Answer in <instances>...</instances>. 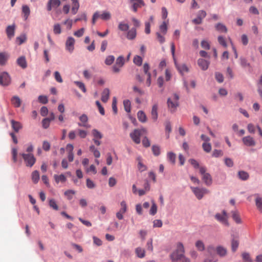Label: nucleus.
Here are the masks:
<instances>
[{"instance_id": "obj_1", "label": "nucleus", "mask_w": 262, "mask_h": 262, "mask_svg": "<svg viewBox=\"0 0 262 262\" xmlns=\"http://www.w3.org/2000/svg\"><path fill=\"white\" fill-rule=\"evenodd\" d=\"M185 249L183 244L181 243H178L176 250L170 255V258L172 261H176L181 258L184 255Z\"/></svg>"}, {"instance_id": "obj_2", "label": "nucleus", "mask_w": 262, "mask_h": 262, "mask_svg": "<svg viewBox=\"0 0 262 262\" xmlns=\"http://www.w3.org/2000/svg\"><path fill=\"white\" fill-rule=\"evenodd\" d=\"M179 99V96L174 94L171 97L167 100V105L168 108L170 110L171 112L172 113L178 106V100Z\"/></svg>"}, {"instance_id": "obj_3", "label": "nucleus", "mask_w": 262, "mask_h": 262, "mask_svg": "<svg viewBox=\"0 0 262 262\" xmlns=\"http://www.w3.org/2000/svg\"><path fill=\"white\" fill-rule=\"evenodd\" d=\"M200 172L202 175V180L207 186H210L212 183V179L211 175L206 172V168L205 167H200Z\"/></svg>"}, {"instance_id": "obj_4", "label": "nucleus", "mask_w": 262, "mask_h": 262, "mask_svg": "<svg viewBox=\"0 0 262 262\" xmlns=\"http://www.w3.org/2000/svg\"><path fill=\"white\" fill-rule=\"evenodd\" d=\"M20 155L23 157L27 166L31 167L35 164L36 159L32 154L22 153Z\"/></svg>"}, {"instance_id": "obj_5", "label": "nucleus", "mask_w": 262, "mask_h": 262, "mask_svg": "<svg viewBox=\"0 0 262 262\" xmlns=\"http://www.w3.org/2000/svg\"><path fill=\"white\" fill-rule=\"evenodd\" d=\"M190 188L196 198L199 200H201L205 194H207L209 192V191L205 188L191 187Z\"/></svg>"}, {"instance_id": "obj_6", "label": "nucleus", "mask_w": 262, "mask_h": 262, "mask_svg": "<svg viewBox=\"0 0 262 262\" xmlns=\"http://www.w3.org/2000/svg\"><path fill=\"white\" fill-rule=\"evenodd\" d=\"M215 218L222 224L228 226V215L225 210H223L221 213H217L215 215Z\"/></svg>"}, {"instance_id": "obj_7", "label": "nucleus", "mask_w": 262, "mask_h": 262, "mask_svg": "<svg viewBox=\"0 0 262 262\" xmlns=\"http://www.w3.org/2000/svg\"><path fill=\"white\" fill-rule=\"evenodd\" d=\"M132 6V8L134 12H136L138 8L145 5L143 0H128Z\"/></svg>"}, {"instance_id": "obj_8", "label": "nucleus", "mask_w": 262, "mask_h": 262, "mask_svg": "<svg viewBox=\"0 0 262 262\" xmlns=\"http://www.w3.org/2000/svg\"><path fill=\"white\" fill-rule=\"evenodd\" d=\"M11 79L7 72H3L0 74V84L8 85L10 83Z\"/></svg>"}, {"instance_id": "obj_9", "label": "nucleus", "mask_w": 262, "mask_h": 262, "mask_svg": "<svg viewBox=\"0 0 262 262\" xmlns=\"http://www.w3.org/2000/svg\"><path fill=\"white\" fill-rule=\"evenodd\" d=\"M75 39L72 37H69L66 42V48L69 52L72 53L74 49Z\"/></svg>"}, {"instance_id": "obj_10", "label": "nucleus", "mask_w": 262, "mask_h": 262, "mask_svg": "<svg viewBox=\"0 0 262 262\" xmlns=\"http://www.w3.org/2000/svg\"><path fill=\"white\" fill-rule=\"evenodd\" d=\"M141 135V130L139 129H135L133 132L130 134V138L136 144H139L140 143Z\"/></svg>"}, {"instance_id": "obj_11", "label": "nucleus", "mask_w": 262, "mask_h": 262, "mask_svg": "<svg viewBox=\"0 0 262 262\" xmlns=\"http://www.w3.org/2000/svg\"><path fill=\"white\" fill-rule=\"evenodd\" d=\"M92 134L94 137L93 141L97 146H99L101 144V141L99 140L102 138V135L97 129H93L92 132Z\"/></svg>"}, {"instance_id": "obj_12", "label": "nucleus", "mask_w": 262, "mask_h": 262, "mask_svg": "<svg viewBox=\"0 0 262 262\" xmlns=\"http://www.w3.org/2000/svg\"><path fill=\"white\" fill-rule=\"evenodd\" d=\"M61 4L60 0H50L47 4V10L50 11L52 8H56Z\"/></svg>"}, {"instance_id": "obj_13", "label": "nucleus", "mask_w": 262, "mask_h": 262, "mask_svg": "<svg viewBox=\"0 0 262 262\" xmlns=\"http://www.w3.org/2000/svg\"><path fill=\"white\" fill-rule=\"evenodd\" d=\"M216 254L220 257H225L227 254V249L222 246H219L215 249Z\"/></svg>"}, {"instance_id": "obj_14", "label": "nucleus", "mask_w": 262, "mask_h": 262, "mask_svg": "<svg viewBox=\"0 0 262 262\" xmlns=\"http://www.w3.org/2000/svg\"><path fill=\"white\" fill-rule=\"evenodd\" d=\"M244 144L248 146H253L255 145V142L253 138L250 136L245 137L243 138Z\"/></svg>"}, {"instance_id": "obj_15", "label": "nucleus", "mask_w": 262, "mask_h": 262, "mask_svg": "<svg viewBox=\"0 0 262 262\" xmlns=\"http://www.w3.org/2000/svg\"><path fill=\"white\" fill-rule=\"evenodd\" d=\"M198 64L202 70H206L209 66V62L202 58H200L198 60Z\"/></svg>"}, {"instance_id": "obj_16", "label": "nucleus", "mask_w": 262, "mask_h": 262, "mask_svg": "<svg viewBox=\"0 0 262 262\" xmlns=\"http://www.w3.org/2000/svg\"><path fill=\"white\" fill-rule=\"evenodd\" d=\"M15 26L12 25L8 26L6 28V33L9 39H11L14 36Z\"/></svg>"}, {"instance_id": "obj_17", "label": "nucleus", "mask_w": 262, "mask_h": 262, "mask_svg": "<svg viewBox=\"0 0 262 262\" xmlns=\"http://www.w3.org/2000/svg\"><path fill=\"white\" fill-rule=\"evenodd\" d=\"M9 55L6 52H0V65L4 66L6 64L9 59Z\"/></svg>"}, {"instance_id": "obj_18", "label": "nucleus", "mask_w": 262, "mask_h": 262, "mask_svg": "<svg viewBox=\"0 0 262 262\" xmlns=\"http://www.w3.org/2000/svg\"><path fill=\"white\" fill-rule=\"evenodd\" d=\"M54 179L57 184H58L59 182L64 183L67 181V178L63 174L59 175L54 174Z\"/></svg>"}, {"instance_id": "obj_19", "label": "nucleus", "mask_w": 262, "mask_h": 262, "mask_svg": "<svg viewBox=\"0 0 262 262\" xmlns=\"http://www.w3.org/2000/svg\"><path fill=\"white\" fill-rule=\"evenodd\" d=\"M110 90L107 88H105L103 90L101 94V100L103 102H106L110 97Z\"/></svg>"}, {"instance_id": "obj_20", "label": "nucleus", "mask_w": 262, "mask_h": 262, "mask_svg": "<svg viewBox=\"0 0 262 262\" xmlns=\"http://www.w3.org/2000/svg\"><path fill=\"white\" fill-rule=\"evenodd\" d=\"M55 119L54 116H51L49 118H46L42 120V127L46 129L49 127L51 121Z\"/></svg>"}, {"instance_id": "obj_21", "label": "nucleus", "mask_w": 262, "mask_h": 262, "mask_svg": "<svg viewBox=\"0 0 262 262\" xmlns=\"http://www.w3.org/2000/svg\"><path fill=\"white\" fill-rule=\"evenodd\" d=\"M136 28H132L127 32L126 37L128 39L133 40L136 38Z\"/></svg>"}, {"instance_id": "obj_22", "label": "nucleus", "mask_w": 262, "mask_h": 262, "mask_svg": "<svg viewBox=\"0 0 262 262\" xmlns=\"http://www.w3.org/2000/svg\"><path fill=\"white\" fill-rule=\"evenodd\" d=\"M79 119L80 121V122H79L78 124L79 126H82L86 128H89L90 127V126L87 123V116H80Z\"/></svg>"}, {"instance_id": "obj_23", "label": "nucleus", "mask_w": 262, "mask_h": 262, "mask_svg": "<svg viewBox=\"0 0 262 262\" xmlns=\"http://www.w3.org/2000/svg\"><path fill=\"white\" fill-rule=\"evenodd\" d=\"M11 103L12 105L16 107H18L20 106L21 104V99L16 96H13L11 100Z\"/></svg>"}, {"instance_id": "obj_24", "label": "nucleus", "mask_w": 262, "mask_h": 262, "mask_svg": "<svg viewBox=\"0 0 262 262\" xmlns=\"http://www.w3.org/2000/svg\"><path fill=\"white\" fill-rule=\"evenodd\" d=\"M17 63L23 69H25L27 66L26 58L25 56H21L19 57L17 60Z\"/></svg>"}, {"instance_id": "obj_25", "label": "nucleus", "mask_w": 262, "mask_h": 262, "mask_svg": "<svg viewBox=\"0 0 262 262\" xmlns=\"http://www.w3.org/2000/svg\"><path fill=\"white\" fill-rule=\"evenodd\" d=\"M167 158L168 161L172 164L174 165L176 163V155L173 152H168L167 154Z\"/></svg>"}, {"instance_id": "obj_26", "label": "nucleus", "mask_w": 262, "mask_h": 262, "mask_svg": "<svg viewBox=\"0 0 262 262\" xmlns=\"http://www.w3.org/2000/svg\"><path fill=\"white\" fill-rule=\"evenodd\" d=\"M11 123L12 127L15 132H18L22 127L21 124L19 122L12 120L11 121Z\"/></svg>"}, {"instance_id": "obj_27", "label": "nucleus", "mask_w": 262, "mask_h": 262, "mask_svg": "<svg viewBox=\"0 0 262 262\" xmlns=\"http://www.w3.org/2000/svg\"><path fill=\"white\" fill-rule=\"evenodd\" d=\"M22 12L24 14V17L25 20L27 19L30 13V10L29 7L27 5L23 6Z\"/></svg>"}, {"instance_id": "obj_28", "label": "nucleus", "mask_w": 262, "mask_h": 262, "mask_svg": "<svg viewBox=\"0 0 262 262\" xmlns=\"http://www.w3.org/2000/svg\"><path fill=\"white\" fill-rule=\"evenodd\" d=\"M215 28H216V30H217L218 31H219L220 32L226 33L227 32V29L226 27L224 25H223L221 23L217 24L215 25Z\"/></svg>"}, {"instance_id": "obj_29", "label": "nucleus", "mask_w": 262, "mask_h": 262, "mask_svg": "<svg viewBox=\"0 0 262 262\" xmlns=\"http://www.w3.org/2000/svg\"><path fill=\"white\" fill-rule=\"evenodd\" d=\"M32 180L33 182L36 184L38 183L39 180V172L37 170H34L32 173Z\"/></svg>"}, {"instance_id": "obj_30", "label": "nucleus", "mask_w": 262, "mask_h": 262, "mask_svg": "<svg viewBox=\"0 0 262 262\" xmlns=\"http://www.w3.org/2000/svg\"><path fill=\"white\" fill-rule=\"evenodd\" d=\"M195 246L200 251H203L205 250V245L202 241H197L195 243Z\"/></svg>"}, {"instance_id": "obj_31", "label": "nucleus", "mask_w": 262, "mask_h": 262, "mask_svg": "<svg viewBox=\"0 0 262 262\" xmlns=\"http://www.w3.org/2000/svg\"><path fill=\"white\" fill-rule=\"evenodd\" d=\"M136 254L139 258H143L145 256V250L141 247H138L135 250Z\"/></svg>"}, {"instance_id": "obj_32", "label": "nucleus", "mask_w": 262, "mask_h": 262, "mask_svg": "<svg viewBox=\"0 0 262 262\" xmlns=\"http://www.w3.org/2000/svg\"><path fill=\"white\" fill-rule=\"evenodd\" d=\"M238 176L240 179L244 181L247 180L249 177V174L244 171H239Z\"/></svg>"}, {"instance_id": "obj_33", "label": "nucleus", "mask_w": 262, "mask_h": 262, "mask_svg": "<svg viewBox=\"0 0 262 262\" xmlns=\"http://www.w3.org/2000/svg\"><path fill=\"white\" fill-rule=\"evenodd\" d=\"M99 17L104 20H109L111 18V14L109 12L105 11L101 15H99Z\"/></svg>"}, {"instance_id": "obj_34", "label": "nucleus", "mask_w": 262, "mask_h": 262, "mask_svg": "<svg viewBox=\"0 0 262 262\" xmlns=\"http://www.w3.org/2000/svg\"><path fill=\"white\" fill-rule=\"evenodd\" d=\"M123 105L125 111L127 113H129L130 111V101L128 99L124 100L123 101Z\"/></svg>"}, {"instance_id": "obj_35", "label": "nucleus", "mask_w": 262, "mask_h": 262, "mask_svg": "<svg viewBox=\"0 0 262 262\" xmlns=\"http://www.w3.org/2000/svg\"><path fill=\"white\" fill-rule=\"evenodd\" d=\"M143 59L141 57L138 55H136L133 59L134 63L137 66H140L142 63Z\"/></svg>"}, {"instance_id": "obj_36", "label": "nucleus", "mask_w": 262, "mask_h": 262, "mask_svg": "<svg viewBox=\"0 0 262 262\" xmlns=\"http://www.w3.org/2000/svg\"><path fill=\"white\" fill-rule=\"evenodd\" d=\"M118 29L122 31H126L128 30L129 26L127 24L121 22L118 25Z\"/></svg>"}, {"instance_id": "obj_37", "label": "nucleus", "mask_w": 262, "mask_h": 262, "mask_svg": "<svg viewBox=\"0 0 262 262\" xmlns=\"http://www.w3.org/2000/svg\"><path fill=\"white\" fill-rule=\"evenodd\" d=\"M160 30L164 35L166 34L167 31V24L165 21H163L160 26Z\"/></svg>"}, {"instance_id": "obj_38", "label": "nucleus", "mask_w": 262, "mask_h": 262, "mask_svg": "<svg viewBox=\"0 0 262 262\" xmlns=\"http://www.w3.org/2000/svg\"><path fill=\"white\" fill-rule=\"evenodd\" d=\"M232 218L234 220V221L237 224L241 223V218L239 217V215L238 212L237 211H233L232 212Z\"/></svg>"}, {"instance_id": "obj_39", "label": "nucleus", "mask_w": 262, "mask_h": 262, "mask_svg": "<svg viewBox=\"0 0 262 262\" xmlns=\"http://www.w3.org/2000/svg\"><path fill=\"white\" fill-rule=\"evenodd\" d=\"M255 203L257 209L262 212V200L259 197H257L255 199Z\"/></svg>"}, {"instance_id": "obj_40", "label": "nucleus", "mask_w": 262, "mask_h": 262, "mask_svg": "<svg viewBox=\"0 0 262 262\" xmlns=\"http://www.w3.org/2000/svg\"><path fill=\"white\" fill-rule=\"evenodd\" d=\"M124 64V58L122 56H119L116 61V64L119 67H122Z\"/></svg>"}, {"instance_id": "obj_41", "label": "nucleus", "mask_w": 262, "mask_h": 262, "mask_svg": "<svg viewBox=\"0 0 262 262\" xmlns=\"http://www.w3.org/2000/svg\"><path fill=\"white\" fill-rule=\"evenodd\" d=\"M203 150L206 152H209L211 150V144L209 142H204L202 144Z\"/></svg>"}, {"instance_id": "obj_42", "label": "nucleus", "mask_w": 262, "mask_h": 262, "mask_svg": "<svg viewBox=\"0 0 262 262\" xmlns=\"http://www.w3.org/2000/svg\"><path fill=\"white\" fill-rule=\"evenodd\" d=\"M74 83L83 92L85 93L86 91V88L85 87L84 84L78 81H74Z\"/></svg>"}, {"instance_id": "obj_43", "label": "nucleus", "mask_w": 262, "mask_h": 262, "mask_svg": "<svg viewBox=\"0 0 262 262\" xmlns=\"http://www.w3.org/2000/svg\"><path fill=\"white\" fill-rule=\"evenodd\" d=\"M26 39H27V37H26V35L21 34L19 36L16 37V41L17 42H18V43L19 45H21L23 43H24V42H25Z\"/></svg>"}, {"instance_id": "obj_44", "label": "nucleus", "mask_w": 262, "mask_h": 262, "mask_svg": "<svg viewBox=\"0 0 262 262\" xmlns=\"http://www.w3.org/2000/svg\"><path fill=\"white\" fill-rule=\"evenodd\" d=\"M79 8V3H72V7L71 12L73 14H76Z\"/></svg>"}, {"instance_id": "obj_45", "label": "nucleus", "mask_w": 262, "mask_h": 262, "mask_svg": "<svg viewBox=\"0 0 262 262\" xmlns=\"http://www.w3.org/2000/svg\"><path fill=\"white\" fill-rule=\"evenodd\" d=\"M115 60V57L113 55H109L106 57L105 60V63L106 65H111Z\"/></svg>"}, {"instance_id": "obj_46", "label": "nucleus", "mask_w": 262, "mask_h": 262, "mask_svg": "<svg viewBox=\"0 0 262 262\" xmlns=\"http://www.w3.org/2000/svg\"><path fill=\"white\" fill-rule=\"evenodd\" d=\"M53 32L55 34H60L61 33V27L59 24H56L54 25Z\"/></svg>"}, {"instance_id": "obj_47", "label": "nucleus", "mask_w": 262, "mask_h": 262, "mask_svg": "<svg viewBox=\"0 0 262 262\" xmlns=\"http://www.w3.org/2000/svg\"><path fill=\"white\" fill-rule=\"evenodd\" d=\"M157 211V206L154 201H152V205L149 211V213L151 215H155Z\"/></svg>"}, {"instance_id": "obj_48", "label": "nucleus", "mask_w": 262, "mask_h": 262, "mask_svg": "<svg viewBox=\"0 0 262 262\" xmlns=\"http://www.w3.org/2000/svg\"><path fill=\"white\" fill-rule=\"evenodd\" d=\"M238 242L237 240L233 239L231 242L232 251L234 252L236 251L238 247Z\"/></svg>"}, {"instance_id": "obj_49", "label": "nucleus", "mask_w": 262, "mask_h": 262, "mask_svg": "<svg viewBox=\"0 0 262 262\" xmlns=\"http://www.w3.org/2000/svg\"><path fill=\"white\" fill-rule=\"evenodd\" d=\"M242 258L244 261L245 262H252V259L250 258V255L249 253L244 252L242 253Z\"/></svg>"}, {"instance_id": "obj_50", "label": "nucleus", "mask_w": 262, "mask_h": 262, "mask_svg": "<svg viewBox=\"0 0 262 262\" xmlns=\"http://www.w3.org/2000/svg\"><path fill=\"white\" fill-rule=\"evenodd\" d=\"M152 151L154 155L156 156H158L160 154V148L159 146L157 145H153L152 147Z\"/></svg>"}, {"instance_id": "obj_51", "label": "nucleus", "mask_w": 262, "mask_h": 262, "mask_svg": "<svg viewBox=\"0 0 262 262\" xmlns=\"http://www.w3.org/2000/svg\"><path fill=\"white\" fill-rule=\"evenodd\" d=\"M75 193V191L73 190H68L64 192V195L67 196L69 200H71L73 195Z\"/></svg>"}, {"instance_id": "obj_52", "label": "nucleus", "mask_w": 262, "mask_h": 262, "mask_svg": "<svg viewBox=\"0 0 262 262\" xmlns=\"http://www.w3.org/2000/svg\"><path fill=\"white\" fill-rule=\"evenodd\" d=\"M49 205L55 210H57L58 209V206L54 199H51L49 201Z\"/></svg>"}, {"instance_id": "obj_53", "label": "nucleus", "mask_w": 262, "mask_h": 262, "mask_svg": "<svg viewBox=\"0 0 262 262\" xmlns=\"http://www.w3.org/2000/svg\"><path fill=\"white\" fill-rule=\"evenodd\" d=\"M112 109L114 112V113H117V99L115 97H113V98Z\"/></svg>"}, {"instance_id": "obj_54", "label": "nucleus", "mask_w": 262, "mask_h": 262, "mask_svg": "<svg viewBox=\"0 0 262 262\" xmlns=\"http://www.w3.org/2000/svg\"><path fill=\"white\" fill-rule=\"evenodd\" d=\"M84 30H85L83 28H81L80 29L77 30V31H75L74 33V35L77 37H80L83 35Z\"/></svg>"}, {"instance_id": "obj_55", "label": "nucleus", "mask_w": 262, "mask_h": 262, "mask_svg": "<svg viewBox=\"0 0 262 262\" xmlns=\"http://www.w3.org/2000/svg\"><path fill=\"white\" fill-rule=\"evenodd\" d=\"M223 155L221 150L214 149L212 152V156L215 158L222 156Z\"/></svg>"}, {"instance_id": "obj_56", "label": "nucleus", "mask_w": 262, "mask_h": 262, "mask_svg": "<svg viewBox=\"0 0 262 262\" xmlns=\"http://www.w3.org/2000/svg\"><path fill=\"white\" fill-rule=\"evenodd\" d=\"M54 77H55V80L58 82H59V83H62L63 82V80L61 78V76L59 73V72L58 71H56L54 73Z\"/></svg>"}, {"instance_id": "obj_57", "label": "nucleus", "mask_w": 262, "mask_h": 262, "mask_svg": "<svg viewBox=\"0 0 262 262\" xmlns=\"http://www.w3.org/2000/svg\"><path fill=\"white\" fill-rule=\"evenodd\" d=\"M121 205V209H120L119 211L124 213L127 210V206L126 202L124 201H122L120 203Z\"/></svg>"}, {"instance_id": "obj_58", "label": "nucleus", "mask_w": 262, "mask_h": 262, "mask_svg": "<svg viewBox=\"0 0 262 262\" xmlns=\"http://www.w3.org/2000/svg\"><path fill=\"white\" fill-rule=\"evenodd\" d=\"M51 145L47 141H44L42 143V149L45 151H49L50 149Z\"/></svg>"}, {"instance_id": "obj_59", "label": "nucleus", "mask_w": 262, "mask_h": 262, "mask_svg": "<svg viewBox=\"0 0 262 262\" xmlns=\"http://www.w3.org/2000/svg\"><path fill=\"white\" fill-rule=\"evenodd\" d=\"M38 101L42 104H46L48 102V99L47 96L40 95L38 97Z\"/></svg>"}, {"instance_id": "obj_60", "label": "nucleus", "mask_w": 262, "mask_h": 262, "mask_svg": "<svg viewBox=\"0 0 262 262\" xmlns=\"http://www.w3.org/2000/svg\"><path fill=\"white\" fill-rule=\"evenodd\" d=\"M86 186L90 189H93L95 187V184L93 181L90 179H86Z\"/></svg>"}, {"instance_id": "obj_61", "label": "nucleus", "mask_w": 262, "mask_h": 262, "mask_svg": "<svg viewBox=\"0 0 262 262\" xmlns=\"http://www.w3.org/2000/svg\"><path fill=\"white\" fill-rule=\"evenodd\" d=\"M218 41L220 45L223 46L224 47H227V43L225 40V39L222 36H219L218 37Z\"/></svg>"}, {"instance_id": "obj_62", "label": "nucleus", "mask_w": 262, "mask_h": 262, "mask_svg": "<svg viewBox=\"0 0 262 262\" xmlns=\"http://www.w3.org/2000/svg\"><path fill=\"white\" fill-rule=\"evenodd\" d=\"M146 248L147 249L151 252L153 251V246H152V238L149 239L146 244Z\"/></svg>"}, {"instance_id": "obj_63", "label": "nucleus", "mask_w": 262, "mask_h": 262, "mask_svg": "<svg viewBox=\"0 0 262 262\" xmlns=\"http://www.w3.org/2000/svg\"><path fill=\"white\" fill-rule=\"evenodd\" d=\"M178 69L181 73L187 72L188 71V69L185 64L179 66L178 67Z\"/></svg>"}, {"instance_id": "obj_64", "label": "nucleus", "mask_w": 262, "mask_h": 262, "mask_svg": "<svg viewBox=\"0 0 262 262\" xmlns=\"http://www.w3.org/2000/svg\"><path fill=\"white\" fill-rule=\"evenodd\" d=\"M142 144L145 147H148L150 146V141L146 137H144L142 140Z\"/></svg>"}]
</instances>
